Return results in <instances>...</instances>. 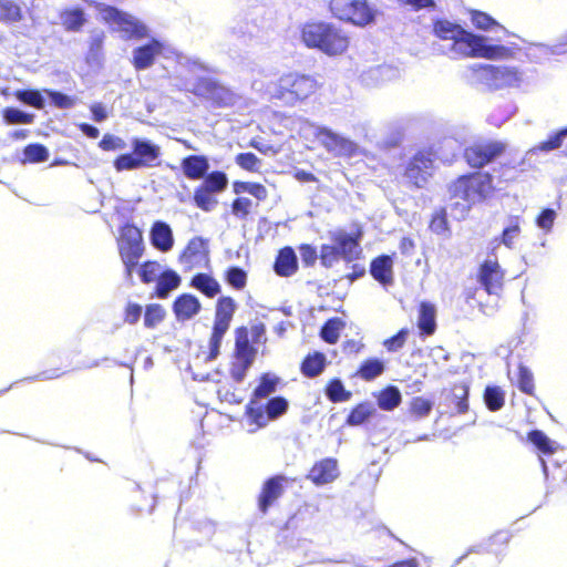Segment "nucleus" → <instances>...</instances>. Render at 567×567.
<instances>
[{
    "mask_svg": "<svg viewBox=\"0 0 567 567\" xmlns=\"http://www.w3.org/2000/svg\"><path fill=\"white\" fill-rule=\"evenodd\" d=\"M370 274L383 286L393 284V261L389 255H380L371 260Z\"/></svg>",
    "mask_w": 567,
    "mask_h": 567,
    "instance_id": "22",
    "label": "nucleus"
},
{
    "mask_svg": "<svg viewBox=\"0 0 567 567\" xmlns=\"http://www.w3.org/2000/svg\"><path fill=\"white\" fill-rule=\"evenodd\" d=\"M208 255L207 241L202 237H193L181 252L178 260L185 270H192L208 261Z\"/></svg>",
    "mask_w": 567,
    "mask_h": 567,
    "instance_id": "16",
    "label": "nucleus"
},
{
    "mask_svg": "<svg viewBox=\"0 0 567 567\" xmlns=\"http://www.w3.org/2000/svg\"><path fill=\"white\" fill-rule=\"evenodd\" d=\"M99 146L103 151H116L125 148V142L117 136L105 134L102 140L99 142Z\"/></svg>",
    "mask_w": 567,
    "mask_h": 567,
    "instance_id": "64",
    "label": "nucleus"
},
{
    "mask_svg": "<svg viewBox=\"0 0 567 567\" xmlns=\"http://www.w3.org/2000/svg\"><path fill=\"white\" fill-rule=\"evenodd\" d=\"M317 137L321 145L337 157L351 158L360 153L359 145L344 136H341L328 127H320Z\"/></svg>",
    "mask_w": 567,
    "mask_h": 567,
    "instance_id": "13",
    "label": "nucleus"
},
{
    "mask_svg": "<svg viewBox=\"0 0 567 567\" xmlns=\"http://www.w3.org/2000/svg\"><path fill=\"white\" fill-rule=\"evenodd\" d=\"M472 81L477 86L493 87L496 81V66L476 64L472 68Z\"/></svg>",
    "mask_w": 567,
    "mask_h": 567,
    "instance_id": "34",
    "label": "nucleus"
},
{
    "mask_svg": "<svg viewBox=\"0 0 567 567\" xmlns=\"http://www.w3.org/2000/svg\"><path fill=\"white\" fill-rule=\"evenodd\" d=\"M173 312L177 321H187L202 309L200 301L192 293H182L173 302Z\"/></svg>",
    "mask_w": 567,
    "mask_h": 567,
    "instance_id": "20",
    "label": "nucleus"
},
{
    "mask_svg": "<svg viewBox=\"0 0 567 567\" xmlns=\"http://www.w3.org/2000/svg\"><path fill=\"white\" fill-rule=\"evenodd\" d=\"M408 334L409 330L406 328H402L394 336L383 341L384 348L390 352H395L400 350L401 348L404 347Z\"/></svg>",
    "mask_w": 567,
    "mask_h": 567,
    "instance_id": "56",
    "label": "nucleus"
},
{
    "mask_svg": "<svg viewBox=\"0 0 567 567\" xmlns=\"http://www.w3.org/2000/svg\"><path fill=\"white\" fill-rule=\"evenodd\" d=\"M181 168L188 179L198 181L207 174L209 162L205 155H187L182 159Z\"/></svg>",
    "mask_w": 567,
    "mask_h": 567,
    "instance_id": "23",
    "label": "nucleus"
},
{
    "mask_svg": "<svg viewBox=\"0 0 567 567\" xmlns=\"http://www.w3.org/2000/svg\"><path fill=\"white\" fill-rule=\"evenodd\" d=\"M99 12L104 23L115 25V30L123 34L126 40L143 39L147 35L146 27L128 14L113 6H102Z\"/></svg>",
    "mask_w": 567,
    "mask_h": 567,
    "instance_id": "11",
    "label": "nucleus"
},
{
    "mask_svg": "<svg viewBox=\"0 0 567 567\" xmlns=\"http://www.w3.org/2000/svg\"><path fill=\"white\" fill-rule=\"evenodd\" d=\"M2 117L6 123L14 124H31L34 120L33 114L22 112L16 107H6L2 111Z\"/></svg>",
    "mask_w": 567,
    "mask_h": 567,
    "instance_id": "49",
    "label": "nucleus"
},
{
    "mask_svg": "<svg viewBox=\"0 0 567 567\" xmlns=\"http://www.w3.org/2000/svg\"><path fill=\"white\" fill-rule=\"evenodd\" d=\"M181 281L182 279L176 271L166 269L159 274L156 280L154 295L157 298L165 299L168 297L171 291L179 287Z\"/></svg>",
    "mask_w": 567,
    "mask_h": 567,
    "instance_id": "28",
    "label": "nucleus"
},
{
    "mask_svg": "<svg viewBox=\"0 0 567 567\" xmlns=\"http://www.w3.org/2000/svg\"><path fill=\"white\" fill-rule=\"evenodd\" d=\"M23 163H42L49 158L48 148L40 143H31L23 148Z\"/></svg>",
    "mask_w": 567,
    "mask_h": 567,
    "instance_id": "46",
    "label": "nucleus"
},
{
    "mask_svg": "<svg viewBox=\"0 0 567 567\" xmlns=\"http://www.w3.org/2000/svg\"><path fill=\"white\" fill-rule=\"evenodd\" d=\"M158 270H159V264L157 261H154V260L144 261L141 265L140 270H138L141 281L143 284L148 285V284L157 280V278L159 276Z\"/></svg>",
    "mask_w": 567,
    "mask_h": 567,
    "instance_id": "54",
    "label": "nucleus"
},
{
    "mask_svg": "<svg viewBox=\"0 0 567 567\" xmlns=\"http://www.w3.org/2000/svg\"><path fill=\"white\" fill-rule=\"evenodd\" d=\"M287 477L284 475H274L267 478L257 495V507L261 515L268 514L269 509L284 495V484Z\"/></svg>",
    "mask_w": 567,
    "mask_h": 567,
    "instance_id": "14",
    "label": "nucleus"
},
{
    "mask_svg": "<svg viewBox=\"0 0 567 567\" xmlns=\"http://www.w3.org/2000/svg\"><path fill=\"white\" fill-rule=\"evenodd\" d=\"M434 401L431 398L423 395L414 396L409 403L408 412L413 419L420 420L431 413Z\"/></svg>",
    "mask_w": 567,
    "mask_h": 567,
    "instance_id": "39",
    "label": "nucleus"
},
{
    "mask_svg": "<svg viewBox=\"0 0 567 567\" xmlns=\"http://www.w3.org/2000/svg\"><path fill=\"white\" fill-rule=\"evenodd\" d=\"M117 249L125 267V278L132 280L134 269L144 254L141 229L133 224L122 226L117 238Z\"/></svg>",
    "mask_w": 567,
    "mask_h": 567,
    "instance_id": "7",
    "label": "nucleus"
},
{
    "mask_svg": "<svg viewBox=\"0 0 567 567\" xmlns=\"http://www.w3.org/2000/svg\"><path fill=\"white\" fill-rule=\"evenodd\" d=\"M236 310L237 303L233 297L220 296L217 299L208 350L203 352L206 361H213L219 355L223 338L229 330Z\"/></svg>",
    "mask_w": 567,
    "mask_h": 567,
    "instance_id": "5",
    "label": "nucleus"
},
{
    "mask_svg": "<svg viewBox=\"0 0 567 567\" xmlns=\"http://www.w3.org/2000/svg\"><path fill=\"white\" fill-rule=\"evenodd\" d=\"M385 370V363L378 358H368L361 362L354 377L363 381H372L380 377Z\"/></svg>",
    "mask_w": 567,
    "mask_h": 567,
    "instance_id": "30",
    "label": "nucleus"
},
{
    "mask_svg": "<svg viewBox=\"0 0 567 567\" xmlns=\"http://www.w3.org/2000/svg\"><path fill=\"white\" fill-rule=\"evenodd\" d=\"M298 249H299L302 265L305 267L315 266L317 259L319 258L316 247H313L310 244H301V245H299Z\"/></svg>",
    "mask_w": 567,
    "mask_h": 567,
    "instance_id": "60",
    "label": "nucleus"
},
{
    "mask_svg": "<svg viewBox=\"0 0 567 567\" xmlns=\"http://www.w3.org/2000/svg\"><path fill=\"white\" fill-rule=\"evenodd\" d=\"M300 39L307 48L330 56L343 54L350 44V38L343 29L324 21L306 22L300 29Z\"/></svg>",
    "mask_w": 567,
    "mask_h": 567,
    "instance_id": "2",
    "label": "nucleus"
},
{
    "mask_svg": "<svg viewBox=\"0 0 567 567\" xmlns=\"http://www.w3.org/2000/svg\"><path fill=\"white\" fill-rule=\"evenodd\" d=\"M527 441L545 455L554 454L555 443L540 430H532L527 433Z\"/></svg>",
    "mask_w": 567,
    "mask_h": 567,
    "instance_id": "40",
    "label": "nucleus"
},
{
    "mask_svg": "<svg viewBox=\"0 0 567 567\" xmlns=\"http://www.w3.org/2000/svg\"><path fill=\"white\" fill-rule=\"evenodd\" d=\"M322 84L310 74L287 72L272 82L269 95L285 106L302 103L321 89Z\"/></svg>",
    "mask_w": 567,
    "mask_h": 567,
    "instance_id": "3",
    "label": "nucleus"
},
{
    "mask_svg": "<svg viewBox=\"0 0 567 567\" xmlns=\"http://www.w3.org/2000/svg\"><path fill=\"white\" fill-rule=\"evenodd\" d=\"M264 405L270 421L284 415L288 410V401L282 396L267 399V394H264Z\"/></svg>",
    "mask_w": 567,
    "mask_h": 567,
    "instance_id": "47",
    "label": "nucleus"
},
{
    "mask_svg": "<svg viewBox=\"0 0 567 567\" xmlns=\"http://www.w3.org/2000/svg\"><path fill=\"white\" fill-rule=\"evenodd\" d=\"M277 386H286V383L276 374L266 372L260 375L259 384L255 390H276Z\"/></svg>",
    "mask_w": 567,
    "mask_h": 567,
    "instance_id": "59",
    "label": "nucleus"
},
{
    "mask_svg": "<svg viewBox=\"0 0 567 567\" xmlns=\"http://www.w3.org/2000/svg\"><path fill=\"white\" fill-rule=\"evenodd\" d=\"M274 270L280 277H290L297 272L298 259L290 246L279 249L274 262Z\"/></svg>",
    "mask_w": 567,
    "mask_h": 567,
    "instance_id": "25",
    "label": "nucleus"
},
{
    "mask_svg": "<svg viewBox=\"0 0 567 567\" xmlns=\"http://www.w3.org/2000/svg\"><path fill=\"white\" fill-rule=\"evenodd\" d=\"M496 156V144L476 143L465 148L464 157L470 166L482 167Z\"/></svg>",
    "mask_w": 567,
    "mask_h": 567,
    "instance_id": "21",
    "label": "nucleus"
},
{
    "mask_svg": "<svg viewBox=\"0 0 567 567\" xmlns=\"http://www.w3.org/2000/svg\"><path fill=\"white\" fill-rule=\"evenodd\" d=\"M156 501L151 492L135 488L131 496V507L137 514L152 513Z\"/></svg>",
    "mask_w": 567,
    "mask_h": 567,
    "instance_id": "33",
    "label": "nucleus"
},
{
    "mask_svg": "<svg viewBox=\"0 0 567 567\" xmlns=\"http://www.w3.org/2000/svg\"><path fill=\"white\" fill-rule=\"evenodd\" d=\"M151 244L162 252L172 249L174 238L171 227L164 221H155L151 228Z\"/></svg>",
    "mask_w": 567,
    "mask_h": 567,
    "instance_id": "26",
    "label": "nucleus"
},
{
    "mask_svg": "<svg viewBox=\"0 0 567 567\" xmlns=\"http://www.w3.org/2000/svg\"><path fill=\"white\" fill-rule=\"evenodd\" d=\"M338 476V462L332 457H326L316 462L308 473V478L316 485L329 484Z\"/></svg>",
    "mask_w": 567,
    "mask_h": 567,
    "instance_id": "18",
    "label": "nucleus"
},
{
    "mask_svg": "<svg viewBox=\"0 0 567 567\" xmlns=\"http://www.w3.org/2000/svg\"><path fill=\"white\" fill-rule=\"evenodd\" d=\"M319 259L324 268H331L334 262L341 259V256L334 245H321Z\"/></svg>",
    "mask_w": 567,
    "mask_h": 567,
    "instance_id": "55",
    "label": "nucleus"
},
{
    "mask_svg": "<svg viewBox=\"0 0 567 567\" xmlns=\"http://www.w3.org/2000/svg\"><path fill=\"white\" fill-rule=\"evenodd\" d=\"M433 33L440 40H449L455 43L462 27L457 23H453L446 19H436L432 24Z\"/></svg>",
    "mask_w": 567,
    "mask_h": 567,
    "instance_id": "35",
    "label": "nucleus"
},
{
    "mask_svg": "<svg viewBox=\"0 0 567 567\" xmlns=\"http://www.w3.org/2000/svg\"><path fill=\"white\" fill-rule=\"evenodd\" d=\"M162 52V44L157 40H151L148 43L134 50L132 63L135 70H145L150 68L155 56Z\"/></svg>",
    "mask_w": 567,
    "mask_h": 567,
    "instance_id": "24",
    "label": "nucleus"
},
{
    "mask_svg": "<svg viewBox=\"0 0 567 567\" xmlns=\"http://www.w3.org/2000/svg\"><path fill=\"white\" fill-rule=\"evenodd\" d=\"M142 312L143 308L141 305L136 302H127L124 308L123 320L128 324H135L138 322Z\"/></svg>",
    "mask_w": 567,
    "mask_h": 567,
    "instance_id": "62",
    "label": "nucleus"
},
{
    "mask_svg": "<svg viewBox=\"0 0 567 567\" xmlns=\"http://www.w3.org/2000/svg\"><path fill=\"white\" fill-rule=\"evenodd\" d=\"M269 393L270 392H255V396L245 406V420L250 426V432H256L270 422L264 405V394Z\"/></svg>",
    "mask_w": 567,
    "mask_h": 567,
    "instance_id": "17",
    "label": "nucleus"
},
{
    "mask_svg": "<svg viewBox=\"0 0 567 567\" xmlns=\"http://www.w3.org/2000/svg\"><path fill=\"white\" fill-rule=\"evenodd\" d=\"M166 311L159 303H150L146 306L144 311V326L147 329H155L159 323L164 321Z\"/></svg>",
    "mask_w": 567,
    "mask_h": 567,
    "instance_id": "45",
    "label": "nucleus"
},
{
    "mask_svg": "<svg viewBox=\"0 0 567 567\" xmlns=\"http://www.w3.org/2000/svg\"><path fill=\"white\" fill-rule=\"evenodd\" d=\"M401 392H378V406L384 411H392L400 405Z\"/></svg>",
    "mask_w": 567,
    "mask_h": 567,
    "instance_id": "53",
    "label": "nucleus"
},
{
    "mask_svg": "<svg viewBox=\"0 0 567 567\" xmlns=\"http://www.w3.org/2000/svg\"><path fill=\"white\" fill-rule=\"evenodd\" d=\"M132 152L118 155L113 166L117 172L151 168L157 165L161 156L158 145L147 140L133 138L131 142Z\"/></svg>",
    "mask_w": 567,
    "mask_h": 567,
    "instance_id": "6",
    "label": "nucleus"
},
{
    "mask_svg": "<svg viewBox=\"0 0 567 567\" xmlns=\"http://www.w3.org/2000/svg\"><path fill=\"white\" fill-rule=\"evenodd\" d=\"M61 24L65 31L76 32L82 29L86 22L85 13L82 8H68L60 13Z\"/></svg>",
    "mask_w": 567,
    "mask_h": 567,
    "instance_id": "32",
    "label": "nucleus"
},
{
    "mask_svg": "<svg viewBox=\"0 0 567 567\" xmlns=\"http://www.w3.org/2000/svg\"><path fill=\"white\" fill-rule=\"evenodd\" d=\"M520 233L519 223L517 218H512L509 225L503 230L502 234V243L508 247L513 248L515 244V239L518 238Z\"/></svg>",
    "mask_w": 567,
    "mask_h": 567,
    "instance_id": "57",
    "label": "nucleus"
},
{
    "mask_svg": "<svg viewBox=\"0 0 567 567\" xmlns=\"http://www.w3.org/2000/svg\"><path fill=\"white\" fill-rule=\"evenodd\" d=\"M14 96L22 103L33 106L35 109H43L44 101L41 93L38 90H18L14 92Z\"/></svg>",
    "mask_w": 567,
    "mask_h": 567,
    "instance_id": "51",
    "label": "nucleus"
},
{
    "mask_svg": "<svg viewBox=\"0 0 567 567\" xmlns=\"http://www.w3.org/2000/svg\"><path fill=\"white\" fill-rule=\"evenodd\" d=\"M449 193L453 200L452 210H456L457 218L463 219L475 203L493 193V177L484 173L462 175L449 185Z\"/></svg>",
    "mask_w": 567,
    "mask_h": 567,
    "instance_id": "1",
    "label": "nucleus"
},
{
    "mask_svg": "<svg viewBox=\"0 0 567 567\" xmlns=\"http://www.w3.org/2000/svg\"><path fill=\"white\" fill-rule=\"evenodd\" d=\"M190 92L195 96L206 100L215 109L231 107L238 101L236 92L213 78H198Z\"/></svg>",
    "mask_w": 567,
    "mask_h": 567,
    "instance_id": "9",
    "label": "nucleus"
},
{
    "mask_svg": "<svg viewBox=\"0 0 567 567\" xmlns=\"http://www.w3.org/2000/svg\"><path fill=\"white\" fill-rule=\"evenodd\" d=\"M567 136V127L560 130L555 135L550 136L549 140L539 143L535 147L530 148L526 155L530 159L538 152H551L561 146L564 138Z\"/></svg>",
    "mask_w": 567,
    "mask_h": 567,
    "instance_id": "43",
    "label": "nucleus"
},
{
    "mask_svg": "<svg viewBox=\"0 0 567 567\" xmlns=\"http://www.w3.org/2000/svg\"><path fill=\"white\" fill-rule=\"evenodd\" d=\"M450 51L457 58H496V45L489 43L488 38L474 34L464 28L458 33L455 43H451Z\"/></svg>",
    "mask_w": 567,
    "mask_h": 567,
    "instance_id": "10",
    "label": "nucleus"
},
{
    "mask_svg": "<svg viewBox=\"0 0 567 567\" xmlns=\"http://www.w3.org/2000/svg\"><path fill=\"white\" fill-rule=\"evenodd\" d=\"M515 374L517 377V384L519 386V390H533V373L526 367L518 365Z\"/></svg>",
    "mask_w": 567,
    "mask_h": 567,
    "instance_id": "63",
    "label": "nucleus"
},
{
    "mask_svg": "<svg viewBox=\"0 0 567 567\" xmlns=\"http://www.w3.org/2000/svg\"><path fill=\"white\" fill-rule=\"evenodd\" d=\"M429 228L436 235L450 234V226L445 207H439L432 213L429 221Z\"/></svg>",
    "mask_w": 567,
    "mask_h": 567,
    "instance_id": "44",
    "label": "nucleus"
},
{
    "mask_svg": "<svg viewBox=\"0 0 567 567\" xmlns=\"http://www.w3.org/2000/svg\"><path fill=\"white\" fill-rule=\"evenodd\" d=\"M257 355V349L250 343L249 330L241 326L235 330V346L229 362V375L239 383L247 374Z\"/></svg>",
    "mask_w": 567,
    "mask_h": 567,
    "instance_id": "8",
    "label": "nucleus"
},
{
    "mask_svg": "<svg viewBox=\"0 0 567 567\" xmlns=\"http://www.w3.org/2000/svg\"><path fill=\"white\" fill-rule=\"evenodd\" d=\"M344 321L339 317L328 319L320 330V337L329 344H336L340 337V331L344 328Z\"/></svg>",
    "mask_w": 567,
    "mask_h": 567,
    "instance_id": "38",
    "label": "nucleus"
},
{
    "mask_svg": "<svg viewBox=\"0 0 567 567\" xmlns=\"http://www.w3.org/2000/svg\"><path fill=\"white\" fill-rule=\"evenodd\" d=\"M329 8L333 17L355 25L364 27L374 20L367 0H331Z\"/></svg>",
    "mask_w": 567,
    "mask_h": 567,
    "instance_id": "12",
    "label": "nucleus"
},
{
    "mask_svg": "<svg viewBox=\"0 0 567 567\" xmlns=\"http://www.w3.org/2000/svg\"><path fill=\"white\" fill-rule=\"evenodd\" d=\"M471 21L476 29L481 30H489L495 24L491 16L477 10L471 11Z\"/></svg>",
    "mask_w": 567,
    "mask_h": 567,
    "instance_id": "58",
    "label": "nucleus"
},
{
    "mask_svg": "<svg viewBox=\"0 0 567 567\" xmlns=\"http://www.w3.org/2000/svg\"><path fill=\"white\" fill-rule=\"evenodd\" d=\"M327 364V358L322 352L315 351L308 353L300 364V370L303 375L308 378L318 377Z\"/></svg>",
    "mask_w": 567,
    "mask_h": 567,
    "instance_id": "31",
    "label": "nucleus"
},
{
    "mask_svg": "<svg viewBox=\"0 0 567 567\" xmlns=\"http://www.w3.org/2000/svg\"><path fill=\"white\" fill-rule=\"evenodd\" d=\"M416 327L422 337H431L435 333L437 323L436 307L434 303L423 300L417 305Z\"/></svg>",
    "mask_w": 567,
    "mask_h": 567,
    "instance_id": "19",
    "label": "nucleus"
},
{
    "mask_svg": "<svg viewBox=\"0 0 567 567\" xmlns=\"http://www.w3.org/2000/svg\"><path fill=\"white\" fill-rule=\"evenodd\" d=\"M375 412L371 402L363 401L357 404L348 414L346 424L349 426H359L364 424Z\"/></svg>",
    "mask_w": 567,
    "mask_h": 567,
    "instance_id": "36",
    "label": "nucleus"
},
{
    "mask_svg": "<svg viewBox=\"0 0 567 567\" xmlns=\"http://www.w3.org/2000/svg\"><path fill=\"white\" fill-rule=\"evenodd\" d=\"M496 272V264L492 261H484L478 270L477 278L483 288L487 291V293H493V276Z\"/></svg>",
    "mask_w": 567,
    "mask_h": 567,
    "instance_id": "50",
    "label": "nucleus"
},
{
    "mask_svg": "<svg viewBox=\"0 0 567 567\" xmlns=\"http://www.w3.org/2000/svg\"><path fill=\"white\" fill-rule=\"evenodd\" d=\"M203 178L200 185L215 194L224 192L228 186V177L221 171H213Z\"/></svg>",
    "mask_w": 567,
    "mask_h": 567,
    "instance_id": "42",
    "label": "nucleus"
},
{
    "mask_svg": "<svg viewBox=\"0 0 567 567\" xmlns=\"http://www.w3.org/2000/svg\"><path fill=\"white\" fill-rule=\"evenodd\" d=\"M235 162L240 168L250 173L259 172L261 166V159L251 152L237 154Z\"/></svg>",
    "mask_w": 567,
    "mask_h": 567,
    "instance_id": "52",
    "label": "nucleus"
},
{
    "mask_svg": "<svg viewBox=\"0 0 567 567\" xmlns=\"http://www.w3.org/2000/svg\"><path fill=\"white\" fill-rule=\"evenodd\" d=\"M213 194V192L208 190L204 186L198 185L194 190L193 200L195 205L203 212H210L218 204V200L214 197Z\"/></svg>",
    "mask_w": 567,
    "mask_h": 567,
    "instance_id": "41",
    "label": "nucleus"
},
{
    "mask_svg": "<svg viewBox=\"0 0 567 567\" xmlns=\"http://www.w3.org/2000/svg\"><path fill=\"white\" fill-rule=\"evenodd\" d=\"M523 83V73L517 66L511 64H498V89L518 87Z\"/></svg>",
    "mask_w": 567,
    "mask_h": 567,
    "instance_id": "37",
    "label": "nucleus"
},
{
    "mask_svg": "<svg viewBox=\"0 0 567 567\" xmlns=\"http://www.w3.org/2000/svg\"><path fill=\"white\" fill-rule=\"evenodd\" d=\"M24 19L21 0H0V22L7 25L20 23Z\"/></svg>",
    "mask_w": 567,
    "mask_h": 567,
    "instance_id": "27",
    "label": "nucleus"
},
{
    "mask_svg": "<svg viewBox=\"0 0 567 567\" xmlns=\"http://www.w3.org/2000/svg\"><path fill=\"white\" fill-rule=\"evenodd\" d=\"M251 206L252 203L249 198L237 197L231 203V213L235 216L244 219L249 215Z\"/></svg>",
    "mask_w": 567,
    "mask_h": 567,
    "instance_id": "61",
    "label": "nucleus"
},
{
    "mask_svg": "<svg viewBox=\"0 0 567 567\" xmlns=\"http://www.w3.org/2000/svg\"><path fill=\"white\" fill-rule=\"evenodd\" d=\"M189 285L207 298L216 297L221 290L219 282L212 275L206 272L194 275Z\"/></svg>",
    "mask_w": 567,
    "mask_h": 567,
    "instance_id": "29",
    "label": "nucleus"
},
{
    "mask_svg": "<svg viewBox=\"0 0 567 567\" xmlns=\"http://www.w3.org/2000/svg\"><path fill=\"white\" fill-rule=\"evenodd\" d=\"M363 233L358 229L354 233L338 231L332 235L331 239L334 247L339 251L341 259L346 262H352L360 259L362 256V248L360 246Z\"/></svg>",
    "mask_w": 567,
    "mask_h": 567,
    "instance_id": "15",
    "label": "nucleus"
},
{
    "mask_svg": "<svg viewBox=\"0 0 567 567\" xmlns=\"http://www.w3.org/2000/svg\"><path fill=\"white\" fill-rule=\"evenodd\" d=\"M439 156L433 147L419 148L405 163L402 176L410 188H424L434 175Z\"/></svg>",
    "mask_w": 567,
    "mask_h": 567,
    "instance_id": "4",
    "label": "nucleus"
},
{
    "mask_svg": "<svg viewBox=\"0 0 567 567\" xmlns=\"http://www.w3.org/2000/svg\"><path fill=\"white\" fill-rule=\"evenodd\" d=\"M225 281L235 290H243L247 286V272L237 266L227 268L224 272Z\"/></svg>",
    "mask_w": 567,
    "mask_h": 567,
    "instance_id": "48",
    "label": "nucleus"
}]
</instances>
